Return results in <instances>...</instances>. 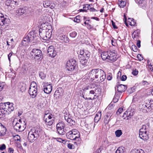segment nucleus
<instances>
[{
  "instance_id": "nucleus-22",
  "label": "nucleus",
  "mask_w": 153,
  "mask_h": 153,
  "mask_svg": "<svg viewBox=\"0 0 153 153\" xmlns=\"http://www.w3.org/2000/svg\"><path fill=\"white\" fill-rule=\"evenodd\" d=\"M18 89L19 91L22 93L25 91L26 90V85L23 83L21 84L19 87Z\"/></svg>"
},
{
  "instance_id": "nucleus-35",
  "label": "nucleus",
  "mask_w": 153,
  "mask_h": 153,
  "mask_svg": "<svg viewBox=\"0 0 153 153\" xmlns=\"http://www.w3.org/2000/svg\"><path fill=\"white\" fill-rule=\"evenodd\" d=\"M128 25H129L131 26H134L136 24V22L134 21L133 19L128 18Z\"/></svg>"
},
{
  "instance_id": "nucleus-19",
  "label": "nucleus",
  "mask_w": 153,
  "mask_h": 153,
  "mask_svg": "<svg viewBox=\"0 0 153 153\" xmlns=\"http://www.w3.org/2000/svg\"><path fill=\"white\" fill-rule=\"evenodd\" d=\"M27 139L30 142L33 143L36 140L37 138L30 131L28 134Z\"/></svg>"
},
{
  "instance_id": "nucleus-59",
  "label": "nucleus",
  "mask_w": 153,
  "mask_h": 153,
  "mask_svg": "<svg viewBox=\"0 0 153 153\" xmlns=\"http://www.w3.org/2000/svg\"><path fill=\"white\" fill-rule=\"evenodd\" d=\"M107 79L108 80H110L112 78V74L111 73L108 74L107 76Z\"/></svg>"
},
{
  "instance_id": "nucleus-25",
  "label": "nucleus",
  "mask_w": 153,
  "mask_h": 153,
  "mask_svg": "<svg viewBox=\"0 0 153 153\" xmlns=\"http://www.w3.org/2000/svg\"><path fill=\"white\" fill-rule=\"evenodd\" d=\"M52 90V86L49 85L48 86L44 88V91L45 93L47 94L50 93Z\"/></svg>"
},
{
  "instance_id": "nucleus-49",
  "label": "nucleus",
  "mask_w": 153,
  "mask_h": 153,
  "mask_svg": "<svg viewBox=\"0 0 153 153\" xmlns=\"http://www.w3.org/2000/svg\"><path fill=\"white\" fill-rule=\"evenodd\" d=\"M67 122L69 123H70L72 125H74L75 123V122L72 119H71V118H69L68 119V120L67 121Z\"/></svg>"
},
{
  "instance_id": "nucleus-57",
  "label": "nucleus",
  "mask_w": 153,
  "mask_h": 153,
  "mask_svg": "<svg viewBox=\"0 0 153 153\" xmlns=\"http://www.w3.org/2000/svg\"><path fill=\"white\" fill-rule=\"evenodd\" d=\"M6 149V146L4 144L0 145V150L2 151Z\"/></svg>"
},
{
  "instance_id": "nucleus-52",
  "label": "nucleus",
  "mask_w": 153,
  "mask_h": 153,
  "mask_svg": "<svg viewBox=\"0 0 153 153\" xmlns=\"http://www.w3.org/2000/svg\"><path fill=\"white\" fill-rule=\"evenodd\" d=\"M134 153H144V152L142 149H138L135 151Z\"/></svg>"
},
{
  "instance_id": "nucleus-55",
  "label": "nucleus",
  "mask_w": 153,
  "mask_h": 153,
  "mask_svg": "<svg viewBox=\"0 0 153 153\" xmlns=\"http://www.w3.org/2000/svg\"><path fill=\"white\" fill-rule=\"evenodd\" d=\"M137 58L139 60L141 61L143 59V58L142 55L140 54H138L137 56Z\"/></svg>"
},
{
  "instance_id": "nucleus-40",
  "label": "nucleus",
  "mask_w": 153,
  "mask_h": 153,
  "mask_svg": "<svg viewBox=\"0 0 153 153\" xmlns=\"http://www.w3.org/2000/svg\"><path fill=\"white\" fill-rule=\"evenodd\" d=\"M139 36V33H137V31H134L132 34V37L134 39H137Z\"/></svg>"
},
{
  "instance_id": "nucleus-14",
  "label": "nucleus",
  "mask_w": 153,
  "mask_h": 153,
  "mask_svg": "<svg viewBox=\"0 0 153 153\" xmlns=\"http://www.w3.org/2000/svg\"><path fill=\"white\" fill-rule=\"evenodd\" d=\"M30 131L37 139L41 134V131L40 128H34Z\"/></svg>"
},
{
  "instance_id": "nucleus-38",
  "label": "nucleus",
  "mask_w": 153,
  "mask_h": 153,
  "mask_svg": "<svg viewBox=\"0 0 153 153\" xmlns=\"http://www.w3.org/2000/svg\"><path fill=\"white\" fill-rule=\"evenodd\" d=\"M115 134L117 137H120L122 134V131L120 130H117L115 132Z\"/></svg>"
},
{
  "instance_id": "nucleus-3",
  "label": "nucleus",
  "mask_w": 153,
  "mask_h": 153,
  "mask_svg": "<svg viewBox=\"0 0 153 153\" xmlns=\"http://www.w3.org/2000/svg\"><path fill=\"white\" fill-rule=\"evenodd\" d=\"M140 107V110L143 113L150 112L153 109V100H146Z\"/></svg>"
},
{
  "instance_id": "nucleus-24",
  "label": "nucleus",
  "mask_w": 153,
  "mask_h": 153,
  "mask_svg": "<svg viewBox=\"0 0 153 153\" xmlns=\"http://www.w3.org/2000/svg\"><path fill=\"white\" fill-rule=\"evenodd\" d=\"M109 52H103L101 54V57L103 60L108 59Z\"/></svg>"
},
{
  "instance_id": "nucleus-20",
  "label": "nucleus",
  "mask_w": 153,
  "mask_h": 153,
  "mask_svg": "<svg viewBox=\"0 0 153 153\" xmlns=\"http://www.w3.org/2000/svg\"><path fill=\"white\" fill-rule=\"evenodd\" d=\"M27 7H24L20 8L16 10V13L18 15H22L25 12Z\"/></svg>"
},
{
  "instance_id": "nucleus-27",
  "label": "nucleus",
  "mask_w": 153,
  "mask_h": 153,
  "mask_svg": "<svg viewBox=\"0 0 153 153\" xmlns=\"http://www.w3.org/2000/svg\"><path fill=\"white\" fill-rule=\"evenodd\" d=\"M80 62L82 65H85L88 62L87 59L84 56L80 57Z\"/></svg>"
},
{
  "instance_id": "nucleus-56",
  "label": "nucleus",
  "mask_w": 153,
  "mask_h": 153,
  "mask_svg": "<svg viewBox=\"0 0 153 153\" xmlns=\"http://www.w3.org/2000/svg\"><path fill=\"white\" fill-rule=\"evenodd\" d=\"M123 108H120L118 110L117 112V115H119L120 114H121L122 112L123 111Z\"/></svg>"
},
{
  "instance_id": "nucleus-62",
  "label": "nucleus",
  "mask_w": 153,
  "mask_h": 153,
  "mask_svg": "<svg viewBox=\"0 0 153 153\" xmlns=\"http://www.w3.org/2000/svg\"><path fill=\"white\" fill-rule=\"evenodd\" d=\"M7 110H0V111L1 112V114H7Z\"/></svg>"
},
{
  "instance_id": "nucleus-1",
  "label": "nucleus",
  "mask_w": 153,
  "mask_h": 153,
  "mask_svg": "<svg viewBox=\"0 0 153 153\" xmlns=\"http://www.w3.org/2000/svg\"><path fill=\"white\" fill-rule=\"evenodd\" d=\"M39 41V38L35 31H31L25 37L22 42V45L26 46L32 42L33 45H35Z\"/></svg>"
},
{
  "instance_id": "nucleus-54",
  "label": "nucleus",
  "mask_w": 153,
  "mask_h": 153,
  "mask_svg": "<svg viewBox=\"0 0 153 153\" xmlns=\"http://www.w3.org/2000/svg\"><path fill=\"white\" fill-rule=\"evenodd\" d=\"M114 107V104L111 102L108 106L107 108H108V109L111 110Z\"/></svg>"
},
{
  "instance_id": "nucleus-53",
  "label": "nucleus",
  "mask_w": 153,
  "mask_h": 153,
  "mask_svg": "<svg viewBox=\"0 0 153 153\" xmlns=\"http://www.w3.org/2000/svg\"><path fill=\"white\" fill-rule=\"evenodd\" d=\"M43 85L44 88L47 87L49 85H52L50 83L46 82H44L43 83Z\"/></svg>"
},
{
  "instance_id": "nucleus-4",
  "label": "nucleus",
  "mask_w": 153,
  "mask_h": 153,
  "mask_svg": "<svg viewBox=\"0 0 153 153\" xmlns=\"http://www.w3.org/2000/svg\"><path fill=\"white\" fill-rule=\"evenodd\" d=\"M96 80L98 82H101L104 81L106 77L104 71L100 69H96Z\"/></svg>"
},
{
  "instance_id": "nucleus-18",
  "label": "nucleus",
  "mask_w": 153,
  "mask_h": 153,
  "mask_svg": "<svg viewBox=\"0 0 153 153\" xmlns=\"http://www.w3.org/2000/svg\"><path fill=\"white\" fill-rule=\"evenodd\" d=\"M96 69L92 70L88 74L89 79L93 80L96 79Z\"/></svg>"
},
{
  "instance_id": "nucleus-31",
  "label": "nucleus",
  "mask_w": 153,
  "mask_h": 153,
  "mask_svg": "<svg viewBox=\"0 0 153 153\" xmlns=\"http://www.w3.org/2000/svg\"><path fill=\"white\" fill-rule=\"evenodd\" d=\"M7 102L1 103L0 104V110H7Z\"/></svg>"
},
{
  "instance_id": "nucleus-16",
  "label": "nucleus",
  "mask_w": 153,
  "mask_h": 153,
  "mask_svg": "<svg viewBox=\"0 0 153 153\" xmlns=\"http://www.w3.org/2000/svg\"><path fill=\"white\" fill-rule=\"evenodd\" d=\"M43 6L45 8L49 7L50 8L52 9L55 7V5L51 1H47L43 3Z\"/></svg>"
},
{
  "instance_id": "nucleus-9",
  "label": "nucleus",
  "mask_w": 153,
  "mask_h": 153,
  "mask_svg": "<svg viewBox=\"0 0 153 153\" xmlns=\"http://www.w3.org/2000/svg\"><path fill=\"white\" fill-rule=\"evenodd\" d=\"M65 124L62 122H61L57 123L56 126L57 131L58 133L61 135L65 134L64 130L65 129Z\"/></svg>"
},
{
  "instance_id": "nucleus-28",
  "label": "nucleus",
  "mask_w": 153,
  "mask_h": 153,
  "mask_svg": "<svg viewBox=\"0 0 153 153\" xmlns=\"http://www.w3.org/2000/svg\"><path fill=\"white\" fill-rule=\"evenodd\" d=\"M71 130L72 132H73V134L78 139L77 140H79V138L80 136L79 132L76 129H74Z\"/></svg>"
},
{
  "instance_id": "nucleus-44",
  "label": "nucleus",
  "mask_w": 153,
  "mask_h": 153,
  "mask_svg": "<svg viewBox=\"0 0 153 153\" xmlns=\"http://www.w3.org/2000/svg\"><path fill=\"white\" fill-rule=\"evenodd\" d=\"M97 91H98V90L96 88H95L94 90H90L89 91L90 94H94V96H95L97 94V93H96Z\"/></svg>"
},
{
  "instance_id": "nucleus-23",
  "label": "nucleus",
  "mask_w": 153,
  "mask_h": 153,
  "mask_svg": "<svg viewBox=\"0 0 153 153\" xmlns=\"http://www.w3.org/2000/svg\"><path fill=\"white\" fill-rule=\"evenodd\" d=\"M7 108L8 111L10 112L13 111L14 110V107L13 106V103H10L9 102H7Z\"/></svg>"
},
{
  "instance_id": "nucleus-34",
  "label": "nucleus",
  "mask_w": 153,
  "mask_h": 153,
  "mask_svg": "<svg viewBox=\"0 0 153 153\" xmlns=\"http://www.w3.org/2000/svg\"><path fill=\"white\" fill-rule=\"evenodd\" d=\"M83 8L84 9L85 8H87V9H84L83 10L82 9H80V12L83 11H86L87 10H89L90 8L91 7H90V5L89 4H84L83 5Z\"/></svg>"
},
{
  "instance_id": "nucleus-29",
  "label": "nucleus",
  "mask_w": 153,
  "mask_h": 153,
  "mask_svg": "<svg viewBox=\"0 0 153 153\" xmlns=\"http://www.w3.org/2000/svg\"><path fill=\"white\" fill-rule=\"evenodd\" d=\"M125 149L124 147L121 146L119 147L115 152V153H124Z\"/></svg>"
},
{
  "instance_id": "nucleus-37",
  "label": "nucleus",
  "mask_w": 153,
  "mask_h": 153,
  "mask_svg": "<svg viewBox=\"0 0 153 153\" xmlns=\"http://www.w3.org/2000/svg\"><path fill=\"white\" fill-rule=\"evenodd\" d=\"M133 111H130L129 109L126 111L127 115L128 117L131 118V116L133 115Z\"/></svg>"
},
{
  "instance_id": "nucleus-60",
  "label": "nucleus",
  "mask_w": 153,
  "mask_h": 153,
  "mask_svg": "<svg viewBox=\"0 0 153 153\" xmlns=\"http://www.w3.org/2000/svg\"><path fill=\"white\" fill-rule=\"evenodd\" d=\"M132 74L133 75H136L138 74V71L136 69H135L133 71Z\"/></svg>"
},
{
  "instance_id": "nucleus-2",
  "label": "nucleus",
  "mask_w": 153,
  "mask_h": 153,
  "mask_svg": "<svg viewBox=\"0 0 153 153\" xmlns=\"http://www.w3.org/2000/svg\"><path fill=\"white\" fill-rule=\"evenodd\" d=\"M52 30L46 28L45 29L40 28L39 32L40 37L44 40H48L50 39L52 34Z\"/></svg>"
},
{
  "instance_id": "nucleus-26",
  "label": "nucleus",
  "mask_w": 153,
  "mask_h": 153,
  "mask_svg": "<svg viewBox=\"0 0 153 153\" xmlns=\"http://www.w3.org/2000/svg\"><path fill=\"white\" fill-rule=\"evenodd\" d=\"M85 126L88 130H90L91 128L93 126V124L92 123H89L88 120L85 122Z\"/></svg>"
},
{
  "instance_id": "nucleus-45",
  "label": "nucleus",
  "mask_w": 153,
  "mask_h": 153,
  "mask_svg": "<svg viewBox=\"0 0 153 153\" xmlns=\"http://www.w3.org/2000/svg\"><path fill=\"white\" fill-rule=\"evenodd\" d=\"M27 70V68L24 65L22 67L21 70V71L22 73L25 74Z\"/></svg>"
},
{
  "instance_id": "nucleus-30",
  "label": "nucleus",
  "mask_w": 153,
  "mask_h": 153,
  "mask_svg": "<svg viewBox=\"0 0 153 153\" xmlns=\"http://www.w3.org/2000/svg\"><path fill=\"white\" fill-rule=\"evenodd\" d=\"M14 129L16 131H21L22 130L21 129V126L19 123H16L15 125L14 126Z\"/></svg>"
},
{
  "instance_id": "nucleus-5",
  "label": "nucleus",
  "mask_w": 153,
  "mask_h": 153,
  "mask_svg": "<svg viewBox=\"0 0 153 153\" xmlns=\"http://www.w3.org/2000/svg\"><path fill=\"white\" fill-rule=\"evenodd\" d=\"M37 86L34 82H32L28 91V93L32 98H34L37 95Z\"/></svg>"
},
{
  "instance_id": "nucleus-46",
  "label": "nucleus",
  "mask_w": 153,
  "mask_h": 153,
  "mask_svg": "<svg viewBox=\"0 0 153 153\" xmlns=\"http://www.w3.org/2000/svg\"><path fill=\"white\" fill-rule=\"evenodd\" d=\"M81 16H77L74 19V21L77 23H79L80 21Z\"/></svg>"
},
{
  "instance_id": "nucleus-21",
  "label": "nucleus",
  "mask_w": 153,
  "mask_h": 153,
  "mask_svg": "<svg viewBox=\"0 0 153 153\" xmlns=\"http://www.w3.org/2000/svg\"><path fill=\"white\" fill-rule=\"evenodd\" d=\"M6 131V128L0 123V136L4 135Z\"/></svg>"
},
{
  "instance_id": "nucleus-63",
  "label": "nucleus",
  "mask_w": 153,
  "mask_h": 153,
  "mask_svg": "<svg viewBox=\"0 0 153 153\" xmlns=\"http://www.w3.org/2000/svg\"><path fill=\"white\" fill-rule=\"evenodd\" d=\"M127 77L125 75H123L121 77V80L122 81H124L126 79Z\"/></svg>"
},
{
  "instance_id": "nucleus-7",
  "label": "nucleus",
  "mask_w": 153,
  "mask_h": 153,
  "mask_svg": "<svg viewBox=\"0 0 153 153\" xmlns=\"http://www.w3.org/2000/svg\"><path fill=\"white\" fill-rule=\"evenodd\" d=\"M9 20L6 18H4L3 14L0 13V25L2 28H6L8 26Z\"/></svg>"
},
{
  "instance_id": "nucleus-10",
  "label": "nucleus",
  "mask_w": 153,
  "mask_h": 153,
  "mask_svg": "<svg viewBox=\"0 0 153 153\" xmlns=\"http://www.w3.org/2000/svg\"><path fill=\"white\" fill-rule=\"evenodd\" d=\"M69 129L68 128H65L64 130L65 134H66V137L71 140H76L77 139L73 134L71 130H69Z\"/></svg>"
},
{
  "instance_id": "nucleus-48",
  "label": "nucleus",
  "mask_w": 153,
  "mask_h": 153,
  "mask_svg": "<svg viewBox=\"0 0 153 153\" xmlns=\"http://www.w3.org/2000/svg\"><path fill=\"white\" fill-rule=\"evenodd\" d=\"M14 137L15 140L19 141H20V137L19 135H16L14 136Z\"/></svg>"
},
{
  "instance_id": "nucleus-61",
  "label": "nucleus",
  "mask_w": 153,
  "mask_h": 153,
  "mask_svg": "<svg viewBox=\"0 0 153 153\" xmlns=\"http://www.w3.org/2000/svg\"><path fill=\"white\" fill-rule=\"evenodd\" d=\"M4 85L3 83L0 82V92L3 89Z\"/></svg>"
},
{
  "instance_id": "nucleus-36",
  "label": "nucleus",
  "mask_w": 153,
  "mask_h": 153,
  "mask_svg": "<svg viewBox=\"0 0 153 153\" xmlns=\"http://www.w3.org/2000/svg\"><path fill=\"white\" fill-rule=\"evenodd\" d=\"M101 116V112L99 113V115L97 114H96L94 118V121L95 122H97L100 119Z\"/></svg>"
},
{
  "instance_id": "nucleus-15",
  "label": "nucleus",
  "mask_w": 153,
  "mask_h": 153,
  "mask_svg": "<svg viewBox=\"0 0 153 153\" xmlns=\"http://www.w3.org/2000/svg\"><path fill=\"white\" fill-rule=\"evenodd\" d=\"M108 59L112 62L115 61L117 59L116 53L114 52L109 51L108 52Z\"/></svg>"
},
{
  "instance_id": "nucleus-17",
  "label": "nucleus",
  "mask_w": 153,
  "mask_h": 153,
  "mask_svg": "<svg viewBox=\"0 0 153 153\" xmlns=\"http://www.w3.org/2000/svg\"><path fill=\"white\" fill-rule=\"evenodd\" d=\"M116 87H116L115 88V90L117 89L118 91L120 93L124 91L127 89L126 85L123 84L119 85Z\"/></svg>"
},
{
  "instance_id": "nucleus-13",
  "label": "nucleus",
  "mask_w": 153,
  "mask_h": 153,
  "mask_svg": "<svg viewBox=\"0 0 153 153\" xmlns=\"http://www.w3.org/2000/svg\"><path fill=\"white\" fill-rule=\"evenodd\" d=\"M139 135L140 138L143 140H147L149 138V131H140Z\"/></svg>"
},
{
  "instance_id": "nucleus-8",
  "label": "nucleus",
  "mask_w": 153,
  "mask_h": 153,
  "mask_svg": "<svg viewBox=\"0 0 153 153\" xmlns=\"http://www.w3.org/2000/svg\"><path fill=\"white\" fill-rule=\"evenodd\" d=\"M32 55H34V58L37 60H41L42 58V55L41 51L39 49L34 48L31 51Z\"/></svg>"
},
{
  "instance_id": "nucleus-42",
  "label": "nucleus",
  "mask_w": 153,
  "mask_h": 153,
  "mask_svg": "<svg viewBox=\"0 0 153 153\" xmlns=\"http://www.w3.org/2000/svg\"><path fill=\"white\" fill-rule=\"evenodd\" d=\"M148 65L149 67V68L151 71L153 70V68L152 67V64L151 61L148 60L147 61Z\"/></svg>"
},
{
  "instance_id": "nucleus-58",
  "label": "nucleus",
  "mask_w": 153,
  "mask_h": 153,
  "mask_svg": "<svg viewBox=\"0 0 153 153\" xmlns=\"http://www.w3.org/2000/svg\"><path fill=\"white\" fill-rule=\"evenodd\" d=\"M109 119H108V117L107 116L105 118L104 122L105 123L107 124L109 121Z\"/></svg>"
},
{
  "instance_id": "nucleus-11",
  "label": "nucleus",
  "mask_w": 153,
  "mask_h": 153,
  "mask_svg": "<svg viewBox=\"0 0 153 153\" xmlns=\"http://www.w3.org/2000/svg\"><path fill=\"white\" fill-rule=\"evenodd\" d=\"M52 115L51 114H45L44 117V120L46 123V124L49 126L52 125L53 123V120L51 119L52 117Z\"/></svg>"
},
{
  "instance_id": "nucleus-51",
  "label": "nucleus",
  "mask_w": 153,
  "mask_h": 153,
  "mask_svg": "<svg viewBox=\"0 0 153 153\" xmlns=\"http://www.w3.org/2000/svg\"><path fill=\"white\" fill-rule=\"evenodd\" d=\"M12 2V1L10 0H7L6 1L5 4L7 6V7H8Z\"/></svg>"
},
{
  "instance_id": "nucleus-39",
  "label": "nucleus",
  "mask_w": 153,
  "mask_h": 153,
  "mask_svg": "<svg viewBox=\"0 0 153 153\" xmlns=\"http://www.w3.org/2000/svg\"><path fill=\"white\" fill-rule=\"evenodd\" d=\"M15 8V4L13 2L11 3L10 5L7 7L8 9L10 10L14 9Z\"/></svg>"
},
{
  "instance_id": "nucleus-32",
  "label": "nucleus",
  "mask_w": 153,
  "mask_h": 153,
  "mask_svg": "<svg viewBox=\"0 0 153 153\" xmlns=\"http://www.w3.org/2000/svg\"><path fill=\"white\" fill-rule=\"evenodd\" d=\"M118 4L120 7H123L126 5V2L123 0H119Z\"/></svg>"
},
{
  "instance_id": "nucleus-41",
  "label": "nucleus",
  "mask_w": 153,
  "mask_h": 153,
  "mask_svg": "<svg viewBox=\"0 0 153 153\" xmlns=\"http://www.w3.org/2000/svg\"><path fill=\"white\" fill-rule=\"evenodd\" d=\"M148 127H149L148 126L147 127L146 125H143L142 126V128L140 129V131H148Z\"/></svg>"
},
{
  "instance_id": "nucleus-43",
  "label": "nucleus",
  "mask_w": 153,
  "mask_h": 153,
  "mask_svg": "<svg viewBox=\"0 0 153 153\" xmlns=\"http://www.w3.org/2000/svg\"><path fill=\"white\" fill-rule=\"evenodd\" d=\"M77 33L75 31H73L70 33V36L73 38H75L76 36Z\"/></svg>"
},
{
  "instance_id": "nucleus-50",
  "label": "nucleus",
  "mask_w": 153,
  "mask_h": 153,
  "mask_svg": "<svg viewBox=\"0 0 153 153\" xmlns=\"http://www.w3.org/2000/svg\"><path fill=\"white\" fill-rule=\"evenodd\" d=\"M87 27L89 29H90L93 27L94 25L93 24H91L88 22H87Z\"/></svg>"
},
{
  "instance_id": "nucleus-47",
  "label": "nucleus",
  "mask_w": 153,
  "mask_h": 153,
  "mask_svg": "<svg viewBox=\"0 0 153 153\" xmlns=\"http://www.w3.org/2000/svg\"><path fill=\"white\" fill-rule=\"evenodd\" d=\"M39 76L42 79H44L46 77V75L42 72L40 73Z\"/></svg>"
},
{
  "instance_id": "nucleus-33",
  "label": "nucleus",
  "mask_w": 153,
  "mask_h": 153,
  "mask_svg": "<svg viewBox=\"0 0 153 153\" xmlns=\"http://www.w3.org/2000/svg\"><path fill=\"white\" fill-rule=\"evenodd\" d=\"M120 97L119 94H118L117 92L115 93V94L113 99V101L114 103H116L117 102L119 99Z\"/></svg>"
},
{
  "instance_id": "nucleus-64",
  "label": "nucleus",
  "mask_w": 153,
  "mask_h": 153,
  "mask_svg": "<svg viewBox=\"0 0 153 153\" xmlns=\"http://www.w3.org/2000/svg\"><path fill=\"white\" fill-rule=\"evenodd\" d=\"M8 152L10 153H13L14 150L12 148H9Z\"/></svg>"
},
{
  "instance_id": "nucleus-6",
  "label": "nucleus",
  "mask_w": 153,
  "mask_h": 153,
  "mask_svg": "<svg viewBox=\"0 0 153 153\" xmlns=\"http://www.w3.org/2000/svg\"><path fill=\"white\" fill-rule=\"evenodd\" d=\"M76 65V62L75 60L71 59L68 61L66 64V67L69 71H72L75 68Z\"/></svg>"
},
{
  "instance_id": "nucleus-12",
  "label": "nucleus",
  "mask_w": 153,
  "mask_h": 153,
  "mask_svg": "<svg viewBox=\"0 0 153 153\" xmlns=\"http://www.w3.org/2000/svg\"><path fill=\"white\" fill-rule=\"evenodd\" d=\"M47 52L48 55L53 58L54 57L56 54V51L55 50L53 46H51L48 48Z\"/></svg>"
}]
</instances>
